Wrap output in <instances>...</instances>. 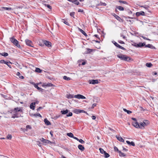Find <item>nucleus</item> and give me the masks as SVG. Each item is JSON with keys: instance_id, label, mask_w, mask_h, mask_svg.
Here are the masks:
<instances>
[{"instance_id": "5fc2aeb1", "label": "nucleus", "mask_w": 158, "mask_h": 158, "mask_svg": "<svg viewBox=\"0 0 158 158\" xmlns=\"http://www.w3.org/2000/svg\"><path fill=\"white\" fill-rule=\"evenodd\" d=\"M37 142L38 143H37V144L40 147H41V143L40 142H39V141H38Z\"/></svg>"}, {"instance_id": "f3484780", "label": "nucleus", "mask_w": 158, "mask_h": 158, "mask_svg": "<svg viewBox=\"0 0 158 158\" xmlns=\"http://www.w3.org/2000/svg\"><path fill=\"white\" fill-rule=\"evenodd\" d=\"M40 140L42 142L45 143H49L50 142L49 140H45L43 138H42Z\"/></svg>"}, {"instance_id": "864d4df0", "label": "nucleus", "mask_w": 158, "mask_h": 158, "mask_svg": "<svg viewBox=\"0 0 158 158\" xmlns=\"http://www.w3.org/2000/svg\"><path fill=\"white\" fill-rule=\"evenodd\" d=\"M114 149L115 151H117V152H118V151H119L118 148L117 147H114Z\"/></svg>"}, {"instance_id": "2f4dec72", "label": "nucleus", "mask_w": 158, "mask_h": 158, "mask_svg": "<svg viewBox=\"0 0 158 158\" xmlns=\"http://www.w3.org/2000/svg\"><path fill=\"white\" fill-rule=\"evenodd\" d=\"M123 110L126 112H127V113L128 114H130L131 113H132V111H130V110H127L126 109H125V108H124L123 109Z\"/></svg>"}, {"instance_id": "4c0bfd02", "label": "nucleus", "mask_w": 158, "mask_h": 158, "mask_svg": "<svg viewBox=\"0 0 158 158\" xmlns=\"http://www.w3.org/2000/svg\"><path fill=\"white\" fill-rule=\"evenodd\" d=\"M99 150H100V152H101V153L102 154L104 153H105V151L102 148H100Z\"/></svg>"}, {"instance_id": "de8ad7c7", "label": "nucleus", "mask_w": 158, "mask_h": 158, "mask_svg": "<svg viewBox=\"0 0 158 158\" xmlns=\"http://www.w3.org/2000/svg\"><path fill=\"white\" fill-rule=\"evenodd\" d=\"M73 114L72 112H69L68 114H67V116L69 117L72 116Z\"/></svg>"}, {"instance_id": "58836bf2", "label": "nucleus", "mask_w": 158, "mask_h": 158, "mask_svg": "<svg viewBox=\"0 0 158 158\" xmlns=\"http://www.w3.org/2000/svg\"><path fill=\"white\" fill-rule=\"evenodd\" d=\"M75 14V12H72L70 13V15L71 16L73 17V18H74V15Z\"/></svg>"}, {"instance_id": "a18cd8bd", "label": "nucleus", "mask_w": 158, "mask_h": 158, "mask_svg": "<svg viewBox=\"0 0 158 158\" xmlns=\"http://www.w3.org/2000/svg\"><path fill=\"white\" fill-rule=\"evenodd\" d=\"M87 52H86V53H90L92 51V49H89V48H87Z\"/></svg>"}, {"instance_id": "6ab92c4d", "label": "nucleus", "mask_w": 158, "mask_h": 158, "mask_svg": "<svg viewBox=\"0 0 158 158\" xmlns=\"http://www.w3.org/2000/svg\"><path fill=\"white\" fill-rule=\"evenodd\" d=\"M74 95L70 94H67L66 95V97L68 98H74Z\"/></svg>"}, {"instance_id": "a878e982", "label": "nucleus", "mask_w": 158, "mask_h": 158, "mask_svg": "<svg viewBox=\"0 0 158 158\" xmlns=\"http://www.w3.org/2000/svg\"><path fill=\"white\" fill-rule=\"evenodd\" d=\"M118 152L119 153V156H120L124 157L126 156L125 154L124 153L121 152L120 151H118Z\"/></svg>"}, {"instance_id": "412c9836", "label": "nucleus", "mask_w": 158, "mask_h": 158, "mask_svg": "<svg viewBox=\"0 0 158 158\" xmlns=\"http://www.w3.org/2000/svg\"><path fill=\"white\" fill-rule=\"evenodd\" d=\"M78 148L81 150L83 151L85 149L84 147L81 145L79 144L78 146Z\"/></svg>"}, {"instance_id": "603ef678", "label": "nucleus", "mask_w": 158, "mask_h": 158, "mask_svg": "<svg viewBox=\"0 0 158 158\" xmlns=\"http://www.w3.org/2000/svg\"><path fill=\"white\" fill-rule=\"evenodd\" d=\"M47 7L48 8L51 9H52V7L51 6H50V5L48 4H47V5H46Z\"/></svg>"}, {"instance_id": "4be33fe9", "label": "nucleus", "mask_w": 158, "mask_h": 158, "mask_svg": "<svg viewBox=\"0 0 158 158\" xmlns=\"http://www.w3.org/2000/svg\"><path fill=\"white\" fill-rule=\"evenodd\" d=\"M106 4L105 2H100V3L97 5V6H106Z\"/></svg>"}, {"instance_id": "6e6552de", "label": "nucleus", "mask_w": 158, "mask_h": 158, "mask_svg": "<svg viewBox=\"0 0 158 158\" xmlns=\"http://www.w3.org/2000/svg\"><path fill=\"white\" fill-rule=\"evenodd\" d=\"M89 84L94 85L98 83V81L97 80H90L89 81Z\"/></svg>"}, {"instance_id": "20e7f679", "label": "nucleus", "mask_w": 158, "mask_h": 158, "mask_svg": "<svg viewBox=\"0 0 158 158\" xmlns=\"http://www.w3.org/2000/svg\"><path fill=\"white\" fill-rule=\"evenodd\" d=\"M73 112L77 114H78L81 113H87L85 111L80 109H75L73 110Z\"/></svg>"}, {"instance_id": "69168bd1", "label": "nucleus", "mask_w": 158, "mask_h": 158, "mask_svg": "<svg viewBox=\"0 0 158 158\" xmlns=\"http://www.w3.org/2000/svg\"><path fill=\"white\" fill-rule=\"evenodd\" d=\"M23 8V6H18V7H16V8L17 9H22Z\"/></svg>"}, {"instance_id": "39448f33", "label": "nucleus", "mask_w": 158, "mask_h": 158, "mask_svg": "<svg viewBox=\"0 0 158 158\" xmlns=\"http://www.w3.org/2000/svg\"><path fill=\"white\" fill-rule=\"evenodd\" d=\"M0 63L2 64H7V66L10 68H11V66L10 64L11 63L10 62L5 61L3 60H2L0 61Z\"/></svg>"}, {"instance_id": "338daca9", "label": "nucleus", "mask_w": 158, "mask_h": 158, "mask_svg": "<svg viewBox=\"0 0 158 158\" xmlns=\"http://www.w3.org/2000/svg\"><path fill=\"white\" fill-rule=\"evenodd\" d=\"M35 103V104H38L39 103V101H36L35 102H33Z\"/></svg>"}, {"instance_id": "2eb2a0df", "label": "nucleus", "mask_w": 158, "mask_h": 158, "mask_svg": "<svg viewBox=\"0 0 158 158\" xmlns=\"http://www.w3.org/2000/svg\"><path fill=\"white\" fill-rule=\"evenodd\" d=\"M44 122L45 124L47 125H51V123L46 118L44 119Z\"/></svg>"}, {"instance_id": "49530a36", "label": "nucleus", "mask_w": 158, "mask_h": 158, "mask_svg": "<svg viewBox=\"0 0 158 158\" xmlns=\"http://www.w3.org/2000/svg\"><path fill=\"white\" fill-rule=\"evenodd\" d=\"M78 141L82 144L84 143L85 142L82 139H79Z\"/></svg>"}, {"instance_id": "393cba45", "label": "nucleus", "mask_w": 158, "mask_h": 158, "mask_svg": "<svg viewBox=\"0 0 158 158\" xmlns=\"http://www.w3.org/2000/svg\"><path fill=\"white\" fill-rule=\"evenodd\" d=\"M69 110H68L66 109L65 110H61V113L62 114H66L67 113H68Z\"/></svg>"}, {"instance_id": "4d7b16f0", "label": "nucleus", "mask_w": 158, "mask_h": 158, "mask_svg": "<svg viewBox=\"0 0 158 158\" xmlns=\"http://www.w3.org/2000/svg\"><path fill=\"white\" fill-rule=\"evenodd\" d=\"M91 117H92V119L94 120L96 118V116H94V115L92 116Z\"/></svg>"}, {"instance_id": "5701e85b", "label": "nucleus", "mask_w": 158, "mask_h": 158, "mask_svg": "<svg viewBox=\"0 0 158 158\" xmlns=\"http://www.w3.org/2000/svg\"><path fill=\"white\" fill-rule=\"evenodd\" d=\"M114 16L115 18L119 21H120L121 20H122L120 17H119L117 15L115 14H114Z\"/></svg>"}, {"instance_id": "8fccbe9b", "label": "nucleus", "mask_w": 158, "mask_h": 158, "mask_svg": "<svg viewBox=\"0 0 158 158\" xmlns=\"http://www.w3.org/2000/svg\"><path fill=\"white\" fill-rule=\"evenodd\" d=\"M96 105H97V104H96V103H94V104H93L92 105V106H91V108L92 109H93V108H94V107H95V106H96Z\"/></svg>"}, {"instance_id": "9d476101", "label": "nucleus", "mask_w": 158, "mask_h": 158, "mask_svg": "<svg viewBox=\"0 0 158 158\" xmlns=\"http://www.w3.org/2000/svg\"><path fill=\"white\" fill-rule=\"evenodd\" d=\"M114 44V45L117 47L123 50H125L126 49L123 47L120 46L119 44H118L117 42L114 41V42H113Z\"/></svg>"}, {"instance_id": "a19ab883", "label": "nucleus", "mask_w": 158, "mask_h": 158, "mask_svg": "<svg viewBox=\"0 0 158 158\" xmlns=\"http://www.w3.org/2000/svg\"><path fill=\"white\" fill-rule=\"evenodd\" d=\"M7 139H11L12 138L11 135H8L6 137Z\"/></svg>"}, {"instance_id": "f257e3e1", "label": "nucleus", "mask_w": 158, "mask_h": 158, "mask_svg": "<svg viewBox=\"0 0 158 158\" xmlns=\"http://www.w3.org/2000/svg\"><path fill=\"white\" fill-rule=\"evenodd\" d=\"M147 122V120H145L143 123H138L137 121H134L132 123V125L137 128L143 129L144 128V126L147 125L146 122Z\"/></svg>"}, {"instance_id": "c756f323", "label": "nucleus", "mask_w": 158, "mask_h": 158, "mask_svg": "<svg viewBox=\"0 0 158 158\" xmlns=\"http://www.w3.org/2000/svg\"><path fill=\"white\" fill-rule=\"evenodd\" d=\"M116 8L118 9L119 10L123 11L124 10V8L121 6H117Z\"/></svg>"}, {"instance_id": "473e14b6", "label": "nucleus", "mask_w": 158, "mask_h": 158, "mask_svg": "<svg viewBox=\"0 0 158 158\" xmlns=\"http://www.w3.org/2000/svg\"><path fill=\"white\" fill-rule=\"evenodd\" d=\"M63 79L64 80H67V81H69V80H70L71 79V78L70 77H67L66 76H64Z\"/></svg>"}, {"instance_id": "f03ea898", "label": "nucleus", "mask_w": 158, "mask_h": 158, "mask_svg": "<svg viewBox=\"0 0 158 158\" xmlns=\"http://www.w3.org/2000/svg\"><path fill=\"white\" fill-rule=\"evenodd\" d=\"M117 57L122 60L127 61H130V60H132V59H131L130 57L127 56L123 54H119L117 56Z\"/></svg>"}, {"instance_id": "e433bc0d", "label": "nucleus", "mask_w": 158, "mask_h": 158, "mask_svg": "<svg viewBox=\"0 0 158 158\" xmlns=\"http://www.w3.org/2000/svg\"><path fill=\"white\" fill-rule=\"evenodd\" d=\"M104 157L105 158H108L109 157V155L106 152L104 153Z\"/></svg>"}, {"instance_id": "c85d7f7f", "label": "nucleus", "mask_w": 158, "mask_h": 158, "mask_svg": "<svg viewBox=\"0 0 158 158\" xmlns=\"http://www.w3.org/2000/svg\"><path fill=\"white\" fill-rule=\"evenodd\" d=\"M14 110H15L16 112H22V110H21L20 108L19 107L15 108Z\"/></svg>"}, {"instance_id": "c9c22d12", "label": "nucleus", "mask_w": 158, "mask_h": 158, "mask_svg": "<svg viewBox=\"0 0 158 158\" xmlns=\"http://www.w3.org/2000/svg\"><path fill=\"white\" fill-rule=\"evenodd\" d=\"M35 72L38 73H41L42 70L39 68H36L35 70Z\"/></svg>"}, {"instance_id": "680f3d73", "label": "nucleus", "mask_w": 158, "mask_h": 158, "mask_svg": "<svg viewBox=\"0 0 158 158\" xmlns=\"http://www.w3.org/2000/svg\"><path fill=\"white\" fill-rule=\"evenodd\" d=\"M118 42L120 44H124V42L120 40V41H119Z\"/></svg>"}, {"instance_id": "774afa93", "label": "nucleus", "mask_w": 158, "mask_h": 158, "mask_svg": "<svg viewBox=\"0 0 158 158\" xmlns=\"http://www.w3.org/2000/svg\"><path fill=\"white\" fill-rule=\"evenodd\" d=\"M94 36H95L96 37H97V38H98L99 39V38L98 37V35H94Z\"/></svg>"}, {"instance_id": "052dcab7", "label": "nucleus", "mask_w": 158, "mask_h": 158, "mask_svg": "<svg viewBox=\"0 0 158 158\" xmlns=\"http://www.w3.org/2000/svg\"><path fill=\"white\" fill-rule=\"evenodd\" d=\"M83 10H81V9H79L78 10V12H83Z\"/></svg>"}, {"instance_id": "ddd939ff", "label": "nucleus", "mask_w": 158, "mask_h": 158, "mask_svg": "<svg viewBox=\"0 0 158 158\" xmlns=\"http://www.w3.org/2000/svg\"><path fill=\"white\" fill-rule=\"evenodd\" d=\"M145 46L146 48H148L152 49H156V48L155 47L153 46L152 45L150 44H148L147 45L145 44Z\"/></svg>"}, {"instance_id": "423d86ee", "label": "nucleus", "mask_w": 158, "mask_h": 158, "mask_svg": "<svg viewBox=\"0 0 158 158\" xmlns=\"http://www.w3.org/2000/svg\"><path fill=\"white\" fill-rule=\"evenodd\" d=\"M26 44L28 46L33 47V46L32 45V43L31 41L28 39H26L25 40Z\"/></svg>"}, {"instance_id": "f8f14e48", "label": "nucleus", "mask_w": 158, "mask_h": 158, "mask_svg": "<svg viewBox=\"0 0 158 158\" xmlns=\"http://www.w3.org/2000/svg\"><path fill=\"white\" fill-rule=\"evenodd\" d=\"M145 45V44L142 43H139L136 44L134 46L136 47H142Z\"/></svg>"}, {"instance_id": "3c124183", "label": "nucleus", "mask_w": 158, "mask_h": 158, "mask_svg": "<svg viewBox=\"0 0 158 158\" xmlns=\"http://www.w3.org/2000/svg\"><path fill=\"white\" fill-rule=\"evenodd\" d=\"M120 36L121 37H122V38L123 39H125V36L123 35V34L121 33L120 34Z\"/></svg>"}, {"instance_id": "37998d69", "label": "nucleus", "mask_w": 158, "mask_h": 158, "mask_svg": "<svg viewBox=\"0 0 158 158\" xmlns=\"http://www.w3.org/2000/svg\"><path fill=\"white\" fill-rule=\"evenodd\" d=\"M3 8L6 10H11L12 8L10 7H3Z\"/></svg>"}, {"instance_id": "13d9d810", "label": "nucleus", "mask_w": 158, "mask_h": 158, "mask_svg": "<svg viewBox=\"0 0 158 158\" xmlns=\"http://www.w3.org/2000/svg\"><path fill=\"white\" fill-rule=\"evenodd\" d=\"M142 7H143L146 9H148V6H142Z\"/></svg>"}, {"instance_id": "e2e57ef3", "label": "nucleus", "mask_w": 158, "mask_h": 158, "mask_svg": "<svg viewBox=\"0 0 158 158\" xmlns=\"http://www.w3.org/2000/svg\"><path fill=\"white\" fill-rule=\"evenodd\" d=\"M73 138L74 139L77 140L78 141L79 140V139L76 137L74 136V137H73Z\"/></svg>"}, {"instance_id": "1a4fd4ad", "label": "nucleus", "mask_w": 158, "mask_h": 158, "mask_svg": "<svg viewBox=\"0 0 158 158\" xmlns=\"http://www.w3.org/2000/svg\"><path fill=\"white\" fill-rule=\"evenodd\" d=\"M43 43L46 46L48 47H50L51 46V43L48 41L44 40L43 41Z\"/></svg>"}, {"instance_id": "4468645a", "label": "nucleus", "mask_w": 158, "mask_h": 158, "mask_svg": "<svg viewBox=\"0 0 158 158\" xmlns=\"http://www.w3.org/2000/svg\"><path fill=\"white\" fill-rule=\"evenodd\" d=\"M116 137L117 139L119 141L123 142H124V140L123 139V138L121 136L116 135Z\"/></svg>"}, {"instance_id": "bb28decb", "label": "nucleus", "mask_w": 158, "mask_h": 158, "mask_svg": "<svg viewBox=\"0 0 158 158\" xmlns=\"http://www.w3.org/2000/svg\"><path fill=\"white\" fill-rule=\"evenodd\" d=\"M16 75L18 76L19 78L23 79L24 78V77L23 76H20V73L19 72H18L17 73Z\"/></svg>"}, {"instance_id": "7ed1b4c3", "label": "nucleus", "mask_w": 158, "mask_h": 158, "mask_svg": "<svg viewBox=\"0 0 158 158\" xmlns=\"http://www.w3.org/2000/svg\"><path fill=\"white\" fill-rule=\"evenodd\" d=\"M10 41L12 42L14 45L18 47H20V45L19 44V42L16 39L13 37L10 38Z\"/></svg>"}, {"instance_id": "79ce46f5", "label": "nucleus", "mask_w": 158, "mask_h": 158, "mask_svg": "<svg viewBox=\"0 0 158 158\" xmlns=\"http://www.w3.org/2000/svg\"><path fill=\"white\" fill-rule=\"evenodd\" d=\"M73 2L77 5H78L79 4V2L77 0H74Z\"/></svg>"}, {"instance_id": "6e6d98bb", "label": "nucleus", "mask_w": 158, "mask_h": 158, "mask_svg": "<svg viewBox=\"0 0 158 158\" xmlns=\"http://www.w3.org/2000/svg\"><path fill=\"white\" fill-rule=\"evenodd\" d=\"M42 107H40L38 108L37 109V111H39L40 110V109H42Z\"/></svg>"}, {"instance_id": "0e129e2a", "label": "nucleus", "mask_w": 158, "mask_h": 158, "mask_svg": "<svg viewBox=\"0 0 158 158\" xmlns=\"http://www.w3.org/2000/svg\"><path fill=\"white\" fill-rule=\"evenodd\" d=\"M50 134L52 136H53V132L52 131H50Z\"/></svg>"}, {"instance_id": "bf43d9fd", "label": "nucleus", "mask_w": 158, "mask_h": 158, "mask_svg": "<svg viewBox=\"0 0 158 158\" xmlns=\"http://www.w3.org/2000/svg\"><path fill=\"white\" fill-rule=\"evenodd\" d=\"M142 37L144 39H145V40H150L149 39H148V38H146V37H143V36H142Z\"/></svg>"}, {"instance_id": "f704fd0d", "label": "nucleus", "mask_w": 158, "mask_h": 158, "mask_svg": "<svg viewBox=\"0 0 158 158\" xmlns=\"http://www.w3.org/2000/svg\"><path fill=\"white\" fill-rule=\"evenodd\" d=\"M146 65L147 67L150 68L152 66V64L151 63H147Z\"/></svg>"}, {"instance_id": "dca6fc26", "label": "nucleus", "mask_w": 158, "mask_h": 158, "mask_svg": "<svg viewBox=\"0 0 158 158\" xmlns=\"http://www.w3.org/2000/svg\"><path fill=\"white\" fill-rule=\"evenodd\" d=\"M38 85V84H34V86L35 88H36L39 91L42 92L43 89H42L39 87Z\"/></svg>"}, {"instance_id": "9b49d317", "label": "nucleus", "mask_w": 158, "mask_h": 158, "mask_svg": "<svg viewBox=\"0 0 158 158\" xmlns=\"http://www.w3.org/2000/svg\"><path fill=\"white\" fill-rule=\"evenodd\" d=\"M144 15V12L143 11H141L140 12H137L136 13V15L137 16H139L140 15Z\"/></svg>"}, {"instance_id": "cd10ccee", "label": "nucleus", "mask_w": 158, "mask_h": 158, "mask_svg": "<svg viewBox=\"0 0 158 158\" xmlns=\"http://www.w3.org/2000/svg\"><path fill=\"white\" fill-rule=\"evenodd\" d=\"M67 135L68 136H69V137H71V138H73V137H74L73 135V134L71 132L67 133Z\"/></svg>"}, {"instance_id": "aec40b11", "label": "nucleus", "mask_w": 158, "mask_h": 158, "mask_svg": "<svg viewBox=\"0 0 158 158\" xmlns=\"http://www.w3.org/2000/svg\"><path fill=\"white\" fill-rule=\"evenodd\" d=\"M126 142L129 145H132L134 146H135L134 143L132 141L130 142L129 141L127 140L126 141Z\"/></svg>"}, {"instance_id": "0eeeda50", "label": "nucleus", "mask_w": 158, "mask_h": 158, "mask_svg": "<svg viewBox=\"0 0 158 158\" xmlns=\"http://www.w3.org/2000/svg\"><path fill=\"white\" fill-rule=\"evenodd\" d=\"M74 98L78 99H85L86 98L84 96L80 94L75 95Z\"/></svg>"}, {"instance_id": "c03bdc74", "label": "nucleus", "mask_w": 158, "mask_h": 158, "mask_svg": "<svg viewBox=\"0 0 158 158\" xmlns=\"http://www.w3.org/2000/svg\"><path fill=\"white\" fill-rule=\"evenodd\" d=\"M26 128L27 129H31V127L29 125H27L26 126Z\"/></svg>"}, {"instance_id": "7c9ffc66", "label": "nucleus", "mask_w": 158, "mask_h": 158, "mask_svg": "<svg viewBox=\"0 0 158 158\" xmlns=\"http://www.w3.org/2000/svg\"><path fill=\"white\" fill-rule=\"evenodd\" d=\"M0 55L4 56H8V54L6 52H3L2 53H0Z\"/></svg>"}, {"instance_id": "ea45409f", "label": "nucleus", "mask_w": 158, "mask_h": 158, "mask_svg": "<svg viewBox=\"0 0 158 158\" xmlns=\"http://www.w3.org/2000/svg\"><path fill=\"white\" fill-rule=\"evenodd\" d=\"M119 2L120 3H123L124 4H127V2L125 1H122V0H119Z\"/></svg>"}, {"instance_id": "b1692460", "label": "nucleus", "mask_w": 158, "mask_h": 158, "mask_svg": "<svg viewBox=\"0 0 158 158\" xmlns=\"http://www.w3.org/2000/svg\"><path fill=\"white\" fill-rule=\"evenodd\" d=\"M79 30L80 31L83 35H84L85 36H87V35L86 33L83 30H82V29H81L80 28H79Z\"/></svg>"}, {"instance_id": "72a5a7b5", "label": "nucleus", "mask_w": 158, "mask_h": 158, "mask_svg": "<svg viewBox=\"0 0 158 158\" xmlns=\"http://www.w3.org/2000/svg\"><path fill=\"white\" fill-rule=\"evenodd\" d=\"M33 115L35 116V117H37V116H39L40 117H42L41 115L39 113H36V114H33Z\"/></svg>"}, {"instance_id": "09e8293b", "label": "nucleus", "mask_w": 158, "mask_h": 158, "mask_svg": "<svg viewBox=\"0 0 158 158\" xmlns=\"http://www.w3.org/2000/svg\"><path fill=\"white\" fill-rule=\"evenodd\" d=\"M64 24H66V25H69V23L67 21H62Z\"/></svg>"}, {"instance_id": "a211bd4d", "label": "nucleus", "mask_w": 158, "mask_h": 158, "mask_svg": "<svg viewBox=\"0 0 158 158\" xmlns=\"http://www.w3.org/2000/svg\"><path fill=\"white\" fill-rule=\"evenodd\" d=\"M35 103L33 102L31 103L30 106V107L31 109L32 110H34L35 107Z\"/></svg>"}]
</instances>
